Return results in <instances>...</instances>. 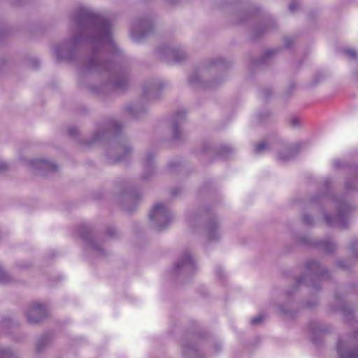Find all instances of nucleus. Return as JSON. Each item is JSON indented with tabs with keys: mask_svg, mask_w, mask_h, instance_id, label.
I'll return each mask as SVG.
<instances>
[{
	"mask_svg": "<svg viewBox=\"0 0 358 358\" xmlns=\"http://www.w3.org/2000/svg\"><path fill=\"white\" fill-rule=\"evenodd\" d=\"M357 357H358L357 351L350 352L347 356H343V355H341V358H357Z\"/></svg>",
	"mask_w": 358,
	"mask_h": 358,
	"instance_id": "nucleus-4",
	"label": "nucleus"
},
{
	"mask_svg": "<svg viewBox=\"0 0 358 358\" xmlns=\"http://www.w3.org/2000/svg\"><path fill=\"white\" fill-rule=\"evenodd\" d=\"M292 122H293V124L294 125H296L297 124V120L296 119H293Z\"/></svg>",
	"mask_w": 358,
	"mask_h": 358,
	"instance_id": "nucleus-10",
	"label": "nucleus"
},
{
	"mask_svg": "<svg viewBox=\"0 0 358 358\" xmlns=\"http://www.w3.org/2000/svg\"><path fill=\"white\" fill-rule=\"evenodd\" d=\"M7 166L5 163L0 162V171L6 169Z\"/></svg>",
	"mask_w": 358,
	"mask_h": 358,
	"instance_id": "nucleus-7",
	"label": "nucleus"
},
{
	"mask_svg": "<svg viewBox=\"0 0 358 358\" xmlns=\"http://www.w3.org/2000/svg\"><path fill=\"white\" fill-rule=\"evenodd\" d=\"M345 54L350 57V58H356L357 57V52L352 49H348L345 51Z\"/></svg>",
	"mask_w": 358,
	"mask_h": 358,
	"instance_id": "nucleus-5",
	"label": "nucleus"
},
{
	"mask_svg": "<svg viewBox=\"0 0 358 358\" xmlns=\"http://www.w3.org/2000/svg\"><path fill=\"white\" fill-rule=\"evenodd\" d=\"M341 343L339 342L337 345V349H338V352L341 354Z\"/></svg>",
	"mask_w": 358,
	"mask_h": 358,
	"instance_id": "nucleus-9",
	"label": "nucleus"
},
{
	"mask_svg": "<svg viewBox=\"0 0 358 358\" xmlns=\"http://www.w3.org/2000/svg\"><path fill=\"white\" fill-rule=\"evenodd\" d=\"M267 148V144L265 142H262L257 144L255 147V152L259 153Z\"/></svg>",
	"mask_w": 358,
	"mask_h": 358,
	"instance_id": "nucleus-3",
	"label": "nucleus"
},
{
	"mask_svg": "<svg viewBox=\"0 0 358 358\" xmlns=\"http://www.w3.org/2000/svg\"><path fill=\"white\" fill-rule=\"evenodd\" d=\"M264 320V317L262 315H259V316H257V317H253L252 320H251V323L252 324H257L259 322H260L261 321H262Z\"/></svg>",
	"mask_w": 358,
	"mask_h": 358,
	"instance_id": "nucleus-6",
	"label": "nucleus"
},
{
	"mask_svg": "<svg viewBox=\"0 0 358 358\" xmlns=\"http://www.w3.org/2000/svg\"><path fill=\"white\" fill-rule=\"evenodd\" d=\"M165 213V206L162 203H157L152 208L149 216L151 220H154L157 215H164Z\"/></svg>",
	"mask_w": 358,
	"mask_h": 358,
	"instance_id": "nucleus-2",
	"label": "nucleus"
},
{
	"mask_svg": "<svg viewBox=\"0 0 358 358\" xmlns=\"http://www.w3.org/2000/svg\"><path fill=\"white\" fill-rule=\"evenodd\" d=\"M296 3H293L289 5V9L291 10H292V11L296 9Z\"/></svg>",
	"mask_w": 358,
	"mask_h": 358,
	"instance_id": "nucleus-8",
	"label": "nucleus"
},
{
	"mask_svg": "<svg viewBox=\"0 0 358 358\" xmlns=\"http://www.w3.org/2000/svg\"><path fill=\"white\" fill-rule=\"evenodd\" d=\"M47 316L45 306L39 303H34L27 312V320L30 323H37Z\"/></svg>",
	"mask_w": 358,
	"mask_h": 358,
	"instance_id": "nucleus-1",
	"label": "nucleus"
}]
</instances>
